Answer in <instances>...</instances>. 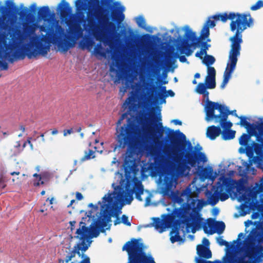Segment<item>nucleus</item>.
<instances>
[{"instance_id": "c756f323", "label": "nucleus", "mask_w": 263, "mask_h": 263, "mask_svg": "<svg viewBox=\"0 0 263 263\" xmlns=\"http://www.w3.org/2000/svg\"><path fill=\"white\" fill-rule=\"evenodd\" d=\"M119 192H121V191H119ZM123 192V196H124V191H122ZM134 192V190H128L127 192L125 194V201L126 203L127 204H130L131 202L133 200V193ZM123 198H122L121 199H122Z\"/></svg>"}, {"instance_id": "09e8293b", "label": "nucleus", "mask_w": 263, "mask_h": 263, "mask_svg": "<svg viewBox=\"0 0 263 263\" xmlns=\"http://www.w3.org/2000/svg\"><path fill=\"white\" fill-rule=\"evenodd\" d=\"M121 222H122L124 224L126 225L127 226H131L130 222L128 221V217L125 215H123L122 216Z\"/></svg>"}, {"instance_id": "0e129e2a", "label": "nucleus", "mask_w": 263, "mask_h": 263, "mask_svg": "<svg viewBox=\"0 0 263 263\" xmlns=\"http://www.w3.org/2000/svg\"><path fill=\"white\" fill-rule=\"evenodd\" d=\"M33 177H35L36 178H39V180H42V178H44V175L37 174V173H35V174H34L33 175Z\"/></svg>"}, {"instance_id": "2eb2a0df", "label": "nucleus", "mask_w": 263, "mask_h": 263, "mask_svg": "<svg viewBox=\"0 0 263 263\" xmlns=\"http://www.w3.org/2000/svg\"><path fill=\"white\" fill-rule=\"evenodd\" d=\"M240 50L241 44L231 45L229 61L224 72L223 78L230 80L232 73L235 68L238 60L237 57L240 54Z\"/></svg>"}, {"instance_id": "0eeeda50", "label": "nucleus", "mask_w": 263, "mask_h": 263, "mask_svg": "<svg viewBox=\"0 0 263 263\" xmlns=\"http://www.w3.org/2000/svg\"><path fill=\"white\" fill-rule=\"evenodd\" d=\"M196 200L193 199L190 203H184L179 208H175L173 211L172 215L175 218H177L180 222L186 226V229H191L192 233L200 229L202 226L203 219L199 214V211L202 208V204L200 201L195 204ZM189 232V230H187Z\"/></svg>"}, {"instance_id": "4d7b16f0", "label": "nucleus", "mask_w": 263, "mask_h": 263, "mask_svg": "<svg viewBox=\"0 0 263 263\" xmlns=\"http://www.w3.org/2000/svg\"><path fill=\"white\" fill-rule=\"evenodd\" d=\"M83 257L84 258L79 263H90V258L88 256L84 255Z\"/></svg>"}, {"instance_id": "ea45409f", "label": "nucleus", "mask_w": 263, "mask_h": 263, "mask_svg": "<svg viewBox=\"0 0 263 263\" xmlns=\"http://www.w3.org/2000/svg\"><path fill=\"white\" fill-rule=\"evenodd\" d=\"M136 23L139 27L142 28H145L146 26V23L145 19L142 16H138L136 18Z\"/></svg>"}, {"instance_id": "412c9836", "label": "nucleus", "mask_w": 263, "mask_h": 263, "mask_svg": "<svg viewBox=\"0 0 263 263\" xmlns=\"http://www.w3.org/2000/svg\"><path fill=\"white\" fill-rule=\"evenodd\" d=\"M197 253L200 258L209 259L212 257V252L210 249L202 245L197 246Z\"/></svg>"}, {"instance_id": "dca6fc26", "label": "nucleus", "mask_w": 263, "mask_h": 263, "mask_svg": "<svg viewBox=\"0 0 263 263\" xmlns=\"http://www.w3.org/2000/svg\"><path fill=\"white\" fill-rule=\"evenodd\" d=\"M110 215L105 214L104 216H101L98 220L94 223H92L90 228L86 226L88 229L86 235V238L89 239L93 237H97L99 236L100 232L104 233L105 230L104 229L107 225L110 220Z\"/></svg>"}, {"instance_id": "680f3d73", "label": "nucleus", "mask_w": 263, "mask_h": 263, "mask_svg": "<svg viewBox=\"0 0 263 263\" xmlns=\"http://www.w3.org/2000/svg\"><path fill=\"white\" fill-rule=\"evenodd\" d=\"M6 184H5L4 179L2 176H0V187L4 188Z\"/></svg>"}, {"instance_id": "7c9ffc66", "label": "nucleus", "mask_w": 263, "mask_h": 263, "mask_svg": "<svg viewBox=\"0 0 263 263\" xmlns=\"http://www.w3.org/2000/svg\"><path fill=\"white\" fill-rule=\"evenodd\" d=\"M155 163L160 167H163L166 164V159L163 155H160L155 158Z\"/></svg>"}, {"instance_id": "4c0bfd02", "label": "nucleus", "mask_w": 263, "mask_h": 263, "mask_svg": "<svg viewBox=\"0 0 263 263\" xmlns=\"http://www.w3.org/2000/svg\"><path fill=\"white\" fill-rule=\"evenodd\" d=\"M160 89L162 91H164V92H166V87L165 86H161L160 87ZM167 92V95H165V96H161L160 97V99L162 100L163 99L164 101H165V98L167 97V96H170V97H174L175 96V93L172 90H168L166 91Z\"/></svg>"}, {"instance_id": "b1692460", "label": "nucleus", "mask_w": 263, "mask_h": 263, "mask_svg": "<svg viewBox=\"0 0 263 263\" xmlns=\"http://www.w3.org/2000/svg\"><path fill=\"white\" fill-rule=\"evenodd\" d=\"M144 189L141 183L136 184L134 187V193H135L136 198L140 201L143 200L141 198V195L143 194Z\"/></svg>"}, {"instance_id": "c9c22d12", "label": "nucleus", "mask_w": 263, "mask_h": 263, "mask_svg": "<svg viewBox=\"0 0 263 263\" xmlns=\"http://www.w3.org/2000/svg\"><path fill=\"white\" fill-rule=\"evenodd\" d=\"M171 234L172 236L170 238V239L172 242L173 243L176 241H179L180 240L181 237L177 230L176 231H174L173 230H172L171 232Z\"/></svg>"}, {"instance_id": "1a4fd4ad", "label": "nucleus", "mask_w": 263, "mask_h": 263, "mask_svg": "<svg viewBox=\"0 0 263 263\" xmlns=\"http://www.w3.org/2000/svg\"><path fill=\"white\" fill-rule=\"evenodd\" d=\"M185 29L184 36L186 39L182 40L181 44L177 45V49L180 51V53L185 54L186 56L189 57L193 52V50L191 49L192 46L195 47L199 46L200 41L204 40L209 36L210 29L208 26L204 25L199 37H197L196 33L193 32L188 26L185 27Z\"/></svg>"}, {"instance_id": "cd10ccee", "label": "nucleus", "mask_w": 263, "mask_h": 263, "mask_svg": "<svg viewBox=\"0 0 263 263\" xmlns=\"http://www.w3.org/2000/svg\"><path fill=\"white\" fill-rule=\"evenodd\" d=\"M210 203L214 205L219 201V191L218 188L214 192L213 194L211 193V196L209 197Z\"/></svg>"}, {"instance_id": "603ef678", "label": "nucleus", "mask_w": 263, "mask_h": 263, "mask_svg": "<svg viewBox=\"0 0 263 263\" xmlns=\"http://www.w3.org/2000/svg\"><path fill=\"white\" fill-rule=\"evenodd\" d=\"M128 115V113L127 112H125L124 114H123L120 117V119L118 120L117 123V126H119V125H121V122L125 118L127 117Z\"/></svg>"}, {"instance_id": "a19ab883", "label": "nucleus", "mask_w": 263, "mask_h": 263, "mask_svg": "<svg viewBox=\"0 0 263 263\" xmlns=\"http://www.w3.org/2000/svg\"><path fill=\"white\" fill-rule=\"evenodd\" d=\"M262 7H263V1L259 0L251 7L250 9L252 11H255Z\"/></svg>"}, {"instance_id": "338daca9", "label": "nucleus", "mask_w": 263, "mask_h": 263, "mask_svg": "<svg viewBox=\"0 0 263 263\" xmlns=\"http://www.w3.org/2000/svg\"><path fill=\"white\" fill-rule=\"evenodd\" d=\"M149 115L152 117V120H153L154 119H156L157 121H160L161 120V117L160 116V113L159 114V115L157 116L156 118L154 117L153 115H152L151 114H149Z\"/></svg>"}, {"instance_id": "3c124183", "label": "nucleus", "mask_w": 263, "mask_h": 263, "mask_svg": "<svg viewBox=\"0 0 263 263\" xmlns=\"http://www.w3.org/2000/svg\"><path fill=\"white\" fill-rule=\"evenodd\" d=\"M8 68V63L4 61L0 60V70H7Z\"/></svg>"}, {"instance_id": "f257e3e1", "label": "nucleus", "mask_w": 263, "mask_h": 263, "mask_svg": "<svg viewBox=\"0 0 263 263\" xmlns=\"http://www.w3.org/2000/svg\"><path fill=\"white\" fill-rule=\"evenodd\" d=\"M148 115L146 111H140L135 119L128 118L125 124L116 129V148L127 147L124 162L128 167L134 165L135 156L143 151L148 140H152L156 145L162 143L160 138L162 136L164 128L167 134L166 140L170 141L173 148L179 146L183 149L185 147V144L179 138L180 137L185 140V136L179 130L174 131L168 127L164 128L162 123L159 122L160 128L157 129L158 135H156L155 129L147 124L149 120Z\"/></svg>"}, {"instance_id": "7ed1b4c3", "label": "nucleus", "mask_w": 263, "mask_h": 263, "mask_svg": "<svg viewBox=\"0 0 263 263\" xmlns=\"http://www.w3.org/2000/svg\"><path fill=\"white\" fill-rule=\"evenodd\" d=\"M186 144L188 151L181 155H175L173 160L176 164L163 172L164 185L167 191L175 186L178 174H183L186 170H190L188 165L194 167L200 162L204 163L207 161L205 155L201 152L202 147L200 145L197 144L194 147L189 141L186 142Z\"/></svg>"}, {"instance_id": "774afa93", "label": "nucleus", "mask_w": 263, "mask_h": 263, "mask_svg": "<svg viewBox=\"0 0 263 263\" xmlns=\"http://www.w3.org/2000/svg\"><path fill=\"white\" fill-rule=\"evenodd\" d=\"M44 184V181H43L42 180H41V181L40 182H39V181H36H36H34V182H33V185L34 186H39L41 184Z\"/></svg>"}, {"instance_id": "864d4df0", "label": "nucleus", "mask_w": 263, "mask_h": 263, "mask_svg": "<svg viewBox=\"0 0 263 263\" xmlns=\"http://www.w3.org/2000/svg\"><path fill=\"white\" fill-rule=\"evenodd\" d=\"M196 263H214L213 261L206 260L204 259L196 257L195 259Z\"/></svg>"}, {"instance_id": "8fccbe9b", "label": "nucleus", "mask_w": 263, "mask_h": 263, "mask_svg": "<svg viewBox=\"0 0 263 263\" xmlns=\"http://www.w3.org/2000/svg\"><path fill=\"white\" fill-rule=\"evenodd\" d=\"M258 132L259 135L257 136L263 137V121L258 124Z\"/></svg>"}, {"instance_id": "f8f14e48", "label": "nucleus", "mask_w": 263, "mask_h": 263, "mask_svg": "<svg viewBox=\"0 0 263 263\" xmlns=\"http://www.w3.org/2000/svg\"><path fill=\"white\" fill-rule=\"evenodd\" d=\"M256 140L260 143L253 142L251 145L246 147L247 156L250 158L253 157L252 160H250L247 165L248 168L254 161V163H257L260 168H263V137L256 136Z\"/></svg>"}, {"instance_id": "2f4dec72", "label": "nucleus", "mask_w": 263, "mask_h": 263, "mask_svg": "<svg viewBox=\"0 0 263 263\" xmlns=\"http://www.w3.org/2000/svg\"><path fill=\"white\" fill-rule=\"evenodd\" d=\"M215 62V59L214 57L211 55H205V58L203 60V63L207 67L210 66V65H212Z\"/></svg>"}, {"instance_id": "c85d7f7f", "label": "nucleus", "mask_w": 263, "mask_h": 263, "mask_svg": "<svg viewBox=\"0 0 263 263\" xmlns=\"http://www.w3.org/2000/svg\"><path fill=\"white\" fill-rule=\"evenodd\" d=\"M153 225L157 230H161L160 232H162L164 227V223L160 218H153Z\"/></svg>"}, {"instance_id": "4be33fe9", "label": "nucleus", "mask_w": 263, "mask_h": 263, "mask_svg": "<svg viewBox=\"0 0 263 263\" xmlns=\"http://www.w3.org/2000/svg\"><path fill=\"white\" fill-rule=\"evenodd\" d=\"M51 11L48 6H44L39 8L37 16L39 19L46 20L50 17Z\"/></svg>"}, {"instance_id": "bf43d9fd", "label": "nucleus", "mask_w": 263, "mask_h": 263, "mask_svg": "<svg viewBox=\"0 0 263 263\" xmlns=\"http://www.w3.org/2000/svg\"><path fill=\"white\" fill-rule=\"evenodd\" d=\"M73 133L72 128L68 129H64L63 130V135L64 136H66L67 135H70Z\"/></svg>"}, {"instance_id": "13d9d810", "label": "nucleus", "mask_w": 263, "mask_h": 263, "mask_svg": "<svg viewBox=\"0 0 263 263\" xmlns=\"http://www.w3.org/2000/svg\"><path fill=\"white\" fill-rule=\"evenodd\" d=\"M229 81V79L223 78V80L220 85V88L223 89L225 87L227 84L228 83Z\"/></svg>"}, {"instance_id": "69168bd1", "label": "nucleus", "mask_w": 263, "mask_h": 263, "mask_svg": "<svg viewBox=\"0 0 263 263\" xmlns=\"http://www.w3.org/2000/svg\"><path fill=\"white\" fill-rule=\"evenodd\" d=\"M30 8L31 9V11L33 12V13H35L36 12V4L35 3L32 4L30 7Z\"/></svg>"}, {"instance_id": "052dcab7", "label": "nucleus", "mask_w": 263, "mask_h": 263, "mask_svg": "<svg viewBox=\"0 0 263 263\" xmlns=\"http://www.w3.org/2000/svg\"><path fill=\"white\" fill-rule=\"evenodd\" d=\"M76 198L78 200H81L83 199V196L81 193L77 192L76 193Z\"/></svg>"}, {"instance_id": "393cba45", "label": "nucleus", "mask_w": 263, "mask_h": 263, "mask_svg": "<svg viewBox=\"0 0 263 263\" xmlns=\"http://www.w3.org/2000/svg\"><path fill=\"white\" fill-rule=\"evenodd\" d=\"M198 169L202 168V170L200 172V175L204 178H208L213 173V169L211 167H205L202 168L201 166L198 165Z\"/></svg>"}, {"instance_id": "a211bd4d", "label": "nucleus", "mask_w": 263, "mask_h": 263, "mask_svg": "<svg viewBox=\"0 0 263 263\" xmlns=\"http://www.w3.org/2000/svg\"><path fill=\"white\" fill-rule=\"evenodd\" d=\"M218 122L221 127L223 129L222 132H221L222 139L224 140L233 139L235 137L236 133L235 130L231 129L233 126V123L231 121Z\"/></svg>"}, {"instance_id": "de8ad7c7", "label": "nucleus", "mask_w": 263, "mask_h": 263, "mask_svg": "<svg viewBox=\"0 0 263 263\" xmlns=\"http://www.w3.org/2000/svg\"><path fill=\"white\" fill-rule=\"evenodd\" d=\"M217 241L220 246H225L227 247H229V242L223 240L221 237H218L217 239Z\"/></svg>"}, {"instance_id": "a18cd8bd", "label": "nucleus", "mask_w": 263, "mask_h": 263, "mask_svg": "<svg viewBox=\"0 0 263 263\" xmlns=\"http://www.w3.org/2000/svg\"><path fill=\"white\" fill-rule=\"evenodd\" d=\"M214 20L212 18V16H210L209 17L208 20L206 22V23L205 24V26H208V28L211 27L213 28L215 26L216 24Z\"/></svg>"}, {"instance_id": "20e7f679", "label": "nucleus", "mask_w": 263, "mask_h": 263, "mask_svg": "<svg viewBox=\"0 0 263 263\" xmlns=\"http://www.w3.org/2000/svg\"><path fill=\"white\" fill-rule=\"evenodd\" d=\"M248 238L245 250V256L248 260L240 258L237 260L233 254H227L223 258V263H259L263 258V246L259 245L263 242V232L257 228H253Z\"/></svg>"}, {"instance_id": "f3484780", "label": "nucleus", "mask_w": 263, "mask_h": 263, "mask_svg": "<svg viewBox=\"0 0 263 263\" xmlns=\"http://www.w3.org/2000/svg\"><path fill=\"white\" fill-rule=\"evenodd\" d=\"M207 224L205 223L203 225V229L205 233L209 234H213L215 231L212 230H209L208 227L213 228L215 227V229L217 231V233L221 234L224 230L226 226L224 222L220 221H216L213 218H208L207 219Z\"/></svg>"}, {"instance_id": "6e6552de", "label": "nucleus", "mask_w": 263, "mask_h": 263, "mask_svg": "<svg viewBox=\"0 0 263 263\" xmlns=\"http://www.w3.org/2000/svg\"><path fill=\"white\" fill-rule=\"evenodd\" d=\"M128 254L127 263H156L154 258L147 255L144 250V245L136 239L128 241L122 247Z\"/></svg>"}, {"instance_id": "58836bf2", "label": "nucleus", "mask_w": 263, "mask_h": 263, "mask_svg": "<svg viewBox=\"0 0 263 263\" xmlns=\"http://www.w3.org/2000/svg\"><path fill=\"white\" fill-rule=\"evenodd\" d=\"M257 130H258V124L256 125L251 124V125H250L248 128H247L248 134L251 136H253L254 134H256Z\"/></svg>"}, {"instance_id": "f03ea898", "label": "nucleus", "mask_w": 263, "mask_h": 263, "mask_svg": "<svg viewBox=\"0 0 263 263\" xmlns=\"http://www.w3.org/2000/svg\"><path fill=\"white\" fill-rule=\"evenodd\" d=\"M60 17L64 20L69 27L68 33L67 35L65 33L64 29L60 25L56 26V32L59 35H55L53 32H48L47 34L42 37L37 36H33L30 39V42L23 47V51L24 53L22 59H24L26 55L28 59L36 58L39 55L46 56L50 50L49 43L52 40L54 43L58 42V47L60 51L66 52L70 48H73L76 44V41L83 34V30L81 27L80 23L85 22L86 20L84 16L79 19V22L69 20L71 12V8L69 4L62 0L59 5Z\"/></svg>"}, {"instance_id": "c03bdc74", "label": "nucleus", "mask_w": 263, "mask_h": 263, "mask_svg": "<svg viewBox=\"0 0 263 263\" xmlns=\"http://www.w3.org/2000/svg\"><path fill=\"white\" fill-rule=\"evenodd\" d=\"M222 191V189L219 191V199H220L221 201H223L228 199L229 197V195L226 192H221Z\"/></svg>"}, {"instance_id": "9b49d317", "label": "nucleus", "mask_w": 263, "mask_h": 263, "mask_svg": "<svg viewBox=\"0 0 263 263\" xmlns=\"http://www.w3.org/2000/svg\"><path fill=\"white\" fill-rule=\"evenodd\" d=\"M80 227L77 230L76 234L77 235L76 236V238L79 239L81 242L76 244L73 249L66 255L64 260H60V262L62 261L66 263H68L73 258L76 256L77 254L79 256L82 257H84V254H81L80 251H81L82 253L85 252L89 246L90 243L91 242L89 241L88 244L86 243V241L88 239L86 238V235L88 233V229L86 228V224L84 222L81 221L80 222Z\"/></svg>"}, {"instance_id": "bb28decb", "label": "nucleus", "mask_w": 263, "mask_h": 263, "mask_svg": "<svg viewBox=\"0 0 263 263\" xmlns=\"http://www.w3.org/2000/svg\"><path fill=\"white\" fill-rule=\"evenodd\" d=\"M204 83L207 86L208 89H214L216 87V78L206 76Z\"/></svg>"}, {"instance_id": "a878e982", "label": "nucleus", "mask_w": 263, "mask_h": 263, "mask_svg": "<svg viewBox=\"0 0 263 263\" xmlns=\"http://www.w3.org/2000/svg\"><path fill=\"white\" fill-rule=\"evenodd\" d=\"M251 136L249 134H243L239 139V144L246 147L247 146H250L248 143L251 138Z\"/></svg>"}, {"instance_id": "e2e57ef3", "label": "nucleus", "mask_w": 263, "mask_h": 263, "mask_svg": "<svg viewBox=\"0 0 263 263\" xmlns=\"http://www.w3.org/2000/svg\"><path fill=\"white\" fill-rule=\"evenodd\" d=\"M204 54V53L203 52H202V51L200 50V51L197 52L196 53L195 56L201 59H202V55Z\"/></svg>"}, {"instance_id": "5701e85b", "label": "nucleus", "mask_w": 263, "mask_h": 263, "mask_svg": "<svg viewBox=\"0 0 263 263\" xmlns=\"http://www.w3.org/2000/svg\"><path fill=\"white\" fill-rule=\"evenodd\" d=\"M201 95H202L203 96V97L205 99V101L206 102V105L205 107V114H206L205 120L206 121H209L211 120V117H209V111L210 110V106H212L211 105V103H215V104H219V103L217 102H212V101L209 100V91H206L204 93H202Z\"/></svg>"}, {"instance_id": "9d476101", "label": "nucleus", "mask_w": 263, "mask_h": 263, "mask_svg": "<svg viewBox=\"0 0 263 263\" xmlns=\"http://www.w3.org/2000/svg\"><path fill=\"white\" fill-rule=\"evenodd\" d=\"M123 197V192L113 191L111 193H108L102 198L104 204L102 205V208L104 209L102 216H104L106 214L109 216L110 215L109 222L111 221V217H115L116 219L114 221L115 226L121 223L119 217V214L121 213V206H118V202Z\"/></svg>"}, {"instance_id": "39448f33", "label": "nucleus", "mask_w": 263, "mask_h": 263, "mask_svg": "<svg viewBox=\"0 0 263 263\" xmlns=\"http://www.w3.org/2000/svg\"><path fill=\"white\" fill-rule=\"evenodd\" d=\"M212 18L217 21H221L226 23L228 20H231L230 29L232 31H235V34L232 36L230 40L231 45H238L242 43V32L247 28L253 25L254 20L250 13H240L231 12L229 14L226 12L217 14L212 16Z\"/></svg>"}, {"instance_id": "473e14b6", "label": "nucleus", "mask_w": 263, "mask_h": 263, "mask_svg": "<svg viewBox=\"0 0 263 263\" xmlns=\"http://www.w3.org/2000/svg\"><path fill=\"white\" fill-rule=\"evenodd\" d=\"M84 153V156L81 158V160L82 162L90 159L91 158H93L95 157L94 155L95 152L92 149H89L88 151H85Z\"/></svg>"}, {"instance_id": "79ce46f5", "label": "nucleus", "mask_w": 263, "mask_h": 263, "mask_svg": "<svg viewBox=\"0 0 263 263\" xmlns=\"http://www.w3.org/2000/svg\"><path fill=\"white\" fill-rule=\"evenodd\" d=\"M199 46H201V50L204 53V55L207 54V50L209 49V48L211 46L210 44H208L206 42H203L202 43L200 42V44Z\"/></svg>"}, {"instance_id": "ddd939ff", "label": "nucleus", "mask_w": 263, "mask_h": 263, "mask_svg": "<svg viewBox=\"0 0 263 263\" xmlns=\"http://www.w3.org/2000/svg\"><path fill=\"white\" fill-rule=\"evenodd\" d=\"M212 106H210L209 117H211V120H215V123L218 122H228L227 121L229 115H234L238 118L239 116L236 114V110H229L227 106L221 104L211 103Z\"/></svg>"}, {"instance_id": "6e6d98bb", "label": "nucleus", "mask_w": 263, "mask_h": 263, "mask_svg": "<svg viewBox=\"0 0 263 263\" xmlns=\"http://www.w3.org/2000/svg\"><path fill=\"white\" fill-rule=\"evenodd\" d=\"M93 44H94L93 41L91 39H88V40H86V45L87 48L89 50H90L89 48L91 47L93 45Z\"/></svg>"}, {"instance_id": "72a5a7b5", "label": "nucleus", "mask_w": 263, "mask_h": 263, "mask_svg": "<svg viewBox=\"0 0 263 263\" xmlns=\"http://www.w3.org/2000/svg\"><path fill=\"white\" fill-rule=\"evenodd\" d=\"M208 87L204 83H199L196 86L195 91L198 94L201 95L206 91Z\"/></svg>"}, {"instance_id": "f704fd0d", "label": "nucleus", "mask_w": 263, "mask_h": 263, "mask_svg": "<svg viewBox=\"0 0 263 263\" xmlns=\"http://www.w3.org/2000/svg\"><path fill=\"white\" fill-rule=\"evenodd\" d=\"M103 48L101 43H98L94 49V51L96 55H100L102 57L105 56V54L103 51Z\"/></svg>"}, {"instance_id": "e433bc0d", "label": "nucleus", "mask_w": 263, "mask_h": 263, "mask_svg": "<svg viewBox=\"0 0 263 263\" xmlns=\"http://www.w3.org/2000/svg\"><path fill=\"white\" fill-rule=\"evenodd\" d=\"M239 118L240 119V122L237 123V125H240L244 126L246 129L251 125V123L247 121V118L244 116H240Z\"/></svg>"}, {"instance_id": "49530a36", "label": "nucleus", "mask_w": 263, "mask_h": 263, "mask_svg": "<svg viewBox=\"0 0 263 263\" xmlns=\"http://www.w3.org/2000/svg\"><path fill=\"white\" fill-rule=\"evenodd\" d=\"M24 31L27 33H33L35 31V28L32 25H27L24 27Z\"/></svg>"}, {"instance_id": "5fc2aeb1", "label": "nucleus", "mask_w": 263, "mask_h": 263, "mask_svg": "<svg viewBox=\"0 0 263 263\" xmlns=\"http://www.w3.org/2000/svg\"><path fill=\"white\" fill-rule=\"evenodd\" d=\"M175 57L176 58H178L180 62L182 63H184L187 61V59L184 55L179 56V54L177 53H175Z\"/></svg>"}, {"instance_id": "423d86ee", "label": "nucleus", "mask_w": 263, "mask_h": 263, "mask_svg": "<svg viewBox=\"0 0 263 263\" xmlns=\"http://www.w3.org/2000/svg\"><path fill=\"white\" fill-rule=\"evenodd\" d=\"M196 200L193 199L190 203H184L179 208H175L173 211L172 215L175 218H177L180 222L186 226V229H191L192 233L200 229L202 226L203 219L199 214V211L202 208V204L200 201L195 204ZM189 232V230H187Z\"/></svg>"}, {"instance_id": "6ab92c4d", "label": "nucleus", "mask_w": 263, "mask_h": 263, "mask_svg": "<svg viewBox=\"0 0 263 263\" xmlns=\"http://www.w3.org/2000/svg\"><path fill=\"white\" fill-rule=\"evenodd\" d=\"M111 17L113 21L120 23L122 22L125 16L123 12L124 11L123 6L114 7L111 8Z\"/></svg>"}, {"instance_id": "4468645a", "label": "nucleus", "mask_w": 263, "mask_h": 263, "mask_svg": "<svg viewBox=\"0 0 263 263\" xmlns=\"http://www.w3.org/2000/svg\"><path fill=\"white\" fill-rule=\"evenodd\" d=\"M6 6H0V12L2 15L7 16L9 14H18L22 19H27L31 16V12L26 7H24L23 5H21V10L16 7L13 2L10 0H7L5 2Z\"/></svg>"}, {"instance_id": "37998d69", "label": "nucleus", "mask_w": 263, "mask_h": 263, "mask_svg": "<svg viewBox=\"0 0 263 263\" xmlns=\"http://www.w3.org/2000/svg\"><path fill=\"white\" fill-rule=\"evenodd\" d=\"M207 72V77L216 78V70L214 67H208Z\"/></svg>"}, {"instance_id": "aec40b11", "label": "nucleus", "mask_w": 263, "mask_h": 263, "mask_svg": "<svg viewBox=\"0 0 263 263\" xmlns=\"http://www.w3.org/2000/svg\"><path fill=\"white\" fill-rule=\"evenodd\" d=\"M220 126L211 125L206 130V136L211 140H215L221 134Z\"/></svg>"}]
</instances>
